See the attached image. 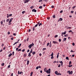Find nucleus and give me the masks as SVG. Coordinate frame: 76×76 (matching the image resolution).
<instances>
[{"label": "nucleus", "instance_id": "28", "mask_svg": "<svg viewBox=\"0 0 76 76\" xmlns=\"http://www.w3.org/2000/svg\"><path fill=\"white\" fill-rule=\"evenodd\" d=\"M22 73V74H23V72H20V74L21 75V74Z\"/></svg>", "mask_w": 76, "mask_h": 76}, {"label": "nucleus", "instance_id": "34", "mask_svg": "<svg viewBox=\"0 0 76 76\" xmlns=\"http://www.w3.org/2000/svg\"><path fill=\"white\" fill-rule=\"evenodd\" d=\"M17 43V42H15L13 44V45H15V44H16Z\"/></svg>", "mask_w": 76, "mask_h": 76}, {"label": "nucleus", "instance_id": "64", "mask_svg": "<svg viewBox=\"0 0 76 76\" xmlns=\"http://www.w3.org/2000/svg\"><path fill=\"white\" fill-rule=\"evenodd\" d=\"M39 68H38V66H37V67H36V69H38Z\"/></svg>", "mask_w": 76, "mask_h": 76}, {"label": "nucleus", "instance_id": "46", "mask_svg": "<svg viewBox=\"0 0 76 76\" xmlns=\"http://www.w3.org/2000/svg\"><path fill=\"white\" fill-rule=\"evenodd\" d=\"M59 56V55H57V58H58V56Z\"/></svg>", "mask_w": 76, "mask_h": 76}, {"label": "nucleus", "instance_id": "31", "mask_svg": "<svg viewBox=\"0 0 76 76\" xmlns=\"http://www.w3.org/2000/svg\"><path fill=\"white\" fill-rule=\"evenodd\" d=\"M49 47H51V43H50V45H49Z\"/></svg>", "mask_w": 76, "mask_h": 76}, {"label": "nucleus", "instance_id": "37", "mask_svg": "<svg viewBox=\"0 0 76 76\" xmlns=\"http://www.w3.org/2000/svg\"><path fill=\"white\" fill-rule=\"evenodd\" d=\"M42 1V0H39V2H41Z\"/></svg>", "mask_w": 76, "mask_h": 76}, {"label": "nucleus", "instance_id": "40", "mask_svg": "<svg viewBox=\"0 0 76 76\" xmlns=\"http://www.w3.org/2000/svg\"><path fill=\"white\" fill-rule=\"evenodd\" d=\"M49 44H50V43H48L47 44V47H48V45H49Z\"/></svg>", "mask_w": 76, "mask_h": 76}, {"label": "nucleus", "instance_id": "1", "mask_svg": "<svg viewBox=\"0 0 76 76\" xmlns=\"http://www.w3.org/2000/svg\"><path fill=\"white\" fill-rule=\"evenodd\" d=\"M45 72H46L47 73H49V74H50L51 73V69L49 68V70H47Z\"/></svg>", "mask_w": 76, "mask_h": 76}, {"label": "nucleus", "instance_id": "6", "mask_svg": "<svg viewBox=\"0 0 76 76\" xmlns=\"http://www.w3.org/2000/svg\"><path fill=\"white\" fill-rule=\"evenodd\" d=\"M53 44H58V42L56 41H53Z\"/></svg>", "mask_w": 76, "mask_h": 76}, {"label": "nucleus", "instance_id": "35", "mask_svg": "<svg viewBox=\"0 0 76 76\" xmlns=\"http://www.w3.org/2000/svg\"><path fill=\"white\" fill-rule=\"evenodd\" d=\"M24 13H25V11H23L22 12V13L24 14Z\"/></svg>", "mask_w": 76, "mask_h": 76}, {"label": "nucleus", "instance_id": "17", "mask_svg": "<svg viewBox=\"0 0 76 76\" xmlns=\"http://www.w3.org/2000/svg\"><path fill=\"white\" fill-rule=\"evenodd\" d=\"M72 66H73L72 65H69L68 66V67H72Z\"/></svg>", "mask_w": 76, "mask_h": 76}, {"label": "nucleus", "instance_id": "60", "mask_svg": "<svg viewBox=\"0 0 76 76\" xmlns=\"http://www.w3.org/2000/svg\"><path fill=\"white\" fill-rule=\"evenodd\" d=\"M60 13H63V10H61L60 12Z\"/></svg>", "mask_w": 76, "mask_h": 76}, {"label": "nucleus", "instance_id": "56", "mask_svg": "<svg viewBox=\"0 0 76 76\" xmlns=\"http://www.w3.org/2000/svg\"><path fill=\"white\" fill-rule=\"evenodd\" d=\"M16 51H18V49H19V48H16Z\"/></svg>", "mask_w": 76, "mask_h": 76}, {"label": "nucleus", "instance_id": "48", "mask_svg": "<svg viewBox=\"0 0 76 76\" xmlns=\"http://www.w3.org/2000/svg\"><path fill=\"white\" fill-rule=\"evenodd\" d=\"M30 8L31 9H33V6L30 7Z\"/></svg>", "mask_w": 76, "mask_h": 76}, {"label": "nucleus", "instance_id": "12", "mask_svg": "<svg viewBox=\"0 0 76 76\" xmlns=\"http://www.w3.org/2000/svg\"><path fill=\"white\" fill-rule=\"evenodd\" d=\"M28 56L29 57H31V52H30L29 53V54H28Z\"/></svg>", "mask_w": 76, "mask_h": 76}, {"label": "nucleus", "instance_id": "36", "mask_svg": "<svg viewBox=\"0 0 76 76\" xmlns=\"http://www.w3.org/2000/svg\"><path fill=\"white\" fill-rule=\"evenodd\" d=\"M75 7H76V6H74L72 7V9H75Z\"/></svg>", "mask_w": 76, "mask_h": 76}, {"label": "nucleus", "instance_id": "22", "mask_svg": "<svg viewBox=\"0 0 76 76\" xmlns=\"http://www.w3.org/2000/svg\"><path fill=\"white\" fill-rule=\"evenodd\" d=\"M44 72H46V71H47V69H46V68H45L44 69Z\"/></svg>", "mask_w": 76, "mask_h": 76}, {"label": "nucleus", "instance_id": "38", "mask_svg": "<svg viewBox=\"0 0 76 76\" xmlns=\"http://www.w3.org/2000/svg\"><path fill=\"white\" fill-rule=\"evenodd\" d=\"M53 58H54V56H52V57H51V59H53Z\"/></svg>", "mask_w": 76, "mask_h": 76}, {"label": "nucleus", "instance_id": "54", "mask_svg": "<svg viewBox=\"0 0 76 76\" xmlns=\"http://www.w3.org/2000/svg\"><path fill=\"white\" fill-rule=\"evenodd\" d=\"M59 42H61V39H59Z\"/></svg>", "mask_w": 76, "mask_h": 76}, {"label": "nucleus", "instance_id": "8", "mask_svg": "<svg viewBox=\"0 0 76 76\" xmlns=\"http://www.w3.org/2000/svg\"><path fill=\"white\" fill-rule=\"evenodd\" d=\"M32 12H37V10H35V9H33L32 10Z\"/></svg>", "mask_w": 76, "mask_h": 76}, {"label": "nucleus", "instance_id": "41", "mask_svg": "<svg viewBox=\"0 0 76 76\" xmlns=\"http://www.w3.org/2000/svg\"><path fill=\"white\" fill-rule=\"evenodd\" d=\"M33 31H35V27H33Z\"/></svg>", "mask_w": 76, "mask_h": 76}, {"label": "nucleus", "instance_id": "51", "mask_svg": "<svg viewBox=\"0 0 76 76\" xmlns=\"http://www.w3.org/2000/svg\"><path fill=\"white\" fill-rule=\"evenodd\" d=\"M38 67L39 68V69H41V66H38Z\"/></svg>", "mask_w": 76, "mask_h": 76}, {"label": "nucleus", "instance_id": "5", "mask_svg": "<svg viewBox=\"0 0 76 76\" xmlns=\"http://www.w3.org/2000/svg\"><path fill=\"white\" fill-rule=\"evenodd\" d=\"M29 0H25V1H24L25 3H28L29 2Z\"/></svg>", "mask_w": 76, "mask_h": 76}, {"label": "nucleus", "instance_id": "44", "mask_svg": "<svg viewBox=\"0 0 76 76\" xmlns=\"http://www.w3.org/2000/svg\"><path fill=\"white\" fill-rule=\"evenodd\" d=\"M60 63H61V64H63V62L62 61H59Z\"/></svg>", "mask_w": 76, "mask_h": 76}, {"label": "nucleus", "instance_id": "42", "mask_svg": "<svg viewBox=\"0 0 76 76\" xmlns=\"http://www.w3.org/2000/svg\"><path fill=\"white\" fill-rule=\"evenodd\" d=\"M64 37H66V36H68V34H66V35H64Z\"/></svg>", "mask_w": 76, "mask_h": 76}, {"label": "nucleus", "instance_id": "27", "mask_svg": "<svg viewBox=\"0 0 76 76\" xmlns=\"http://www.w3.org/2000/svg\"><path fill=\"white\" fill-rule=\"evenodd\" d=\"M30 53H32V49H31V50Z\"/></svg>", "mask_w": 76, "mask_h": 76}, {"label": "nucleus", "instance_id": "21", "mask_svg": "<svg viewBox=\"0 0 76 76\" xmlns=\"http://www.w3.org/2000/svg\"><path fill=\"white\" fill-rule=\"evenodd\" d=\"M32 74H33V72H31V73L30 75L32 76Z\"/></svg>", "mask_w": 76, "mask_h": 76}, {"label": "nucleus", "instance_id": "29", "mask_svg": "<svg viewBox=\"0 0 76 76\" xmlns=\"http://www.w3.org/2000/svg\"><path fill=\"white\" fill-rule=\"evenodd\" d=\"M21 51V49H20L18 50V51Z\"/></svg>", "mask_w": 76, "mask_h": 76}, {"label": "nucleus", "instance_id": "33", "mask_svg": "<svg viewBox=\"0 0 76 76\" xmlns=\"http://www.w3.org/2000/svg\"><path fill=\"white\" fill-rule=\"evenodd\" d=\"M66 59L67 60H69V57H66Z\"/></svg>", "mask_w": 76, "mask_h": 76}, {"label": "nucleus", "instance_id": "23", "mask_svg": "<svg viewBox=\"0 0 76 76\" xmlns=\"http://www.w3.org/2000/svg\"><path fill=\"white\" fill-rule=\"evenodd\" d=\"M53 18H56V15H54L53 16Z\"/></svg>", "mask_w": 76, "mask_h": 76}, {"label": "nucleus", "instance_id": "11", "mask_svg": "<svg viewBox=\"0 0 76 76\" xmlns=\"http://www.w3.org/2000/svg\"><path fill=\"white\" fill-rule=\"evenodd\" d=\"M58 73V72H57V71H56L55 72V74H56V75H57Z\"/></svg>", "mask_w": 76, "mask_h": 76}, {"label": "nucleus", "instance_id": "52", "mask_svg": "<svg viewBox=\"0 0 76 76\" xmlns=\"http://www.w3.org/2000/svg\"><path fill=\"white\" fill-rule=\"evenodd\" d=\"M72 44L73 46H75V43H73Z\"/></svg>", "mask_w": 76, "mask_h": 76}, {"label": "nucleus", "instance_id": "32", "mask_svg": "<svg viewBox=\"0 0 76 76\" xmlns=\"http://www.w3.org/2000/svg\"><path fill=\"white\" fill-rule=\"evenodd\" d=\"M58 37V35H56L55 36V38H57Z\"/></svg>", "mask_w": 76, "mask_h": 76}, {"label": "nucleus", "instance_id": "14", "mask_svg": "<svg viewBox=\"0 0 76 76\" xmlns=\"http://www.w3.org/2000/svg\"><path fill=\"white\" fill-rule=\"evenodd\" d=\"M36 53L35 52H32V55H34V54H35V53Z\"/></svg>", "mask_w": 76, "mask_h": 76}, {"label": "nucleus", "instance_id": "3", "mask_svg": "<svg viewBox=\"0 0 76 76\" xmlns=\"http://www.w3.org/2000/svg\"><path fill=\"white\" fill-rule=\"evenodd\" d=\"M12 20H13V18H12L10 19V21L9 22V23H11V22H12Z\"/></svg>", "mask_w": 76, "mask_h": 76}, {"label": "nucleus", "instance_id": "9", "mask_svg": "<svg viewBox=\"0 0 76 76\" xmlns=\"http://www.w3.org/2000/svg\"><path fill=\"white\" fill-rule=\"evenodd\" d=\"M11 56H12V54L10 53L8 57H11Z\"/></svg>", "mask_w": 76, "mask_h": 76}, {"label": "nucleus", "instance_id": "53", "mask_svg": "<svg viewBox=\"0 0 76 76\" xmlns=\"http://www.w3.org/2000/svg\"><path fill=\"white\" fill-rule=\"evenodd\" d=\"M14 54H15V52H12V55H13H13H14Z\"/></svg>", "mask_w": 76, "mask_h": 76}, {"label": "nucleus", "instance_id": "63", "mask_svg": "<svg viewBox=\"0 0 76 76\" xmlns=\"http://www.w3.org/2000/svg\"><path fill=\"white\" fill-rule=\"evenodd\" d=\"M13 73H12L11 76H13Z\"/></svg>", "mask_w": 76, "mask_h": 76}, {"label": "nucleus", "instance_id": "16", "mask_svg": "<svg viewBox=\"0 0 76 76\" xmlns=\"http://www.w3.org/2000/svg\"><path fill=\"white\" fill-rule=\"evenodd\" d=\"M72 27H68L67 28V29H71Z\"/></svg>", "mask_w": 76, "mask_h": 76}, {"label": "nucleus", "instance_id": "55", "mask_svg": "<svg viewBox=\"0 0 76 76\" xmlns=\"http://www.w3.org/2000/svg\"><path fill=\"white\" fill-rule=\"evenodd\" d=\"M7 34H8V35H9V34H10V33L9 31H8L7 33Z\"/></svg>", "mask_w": 76, "mask_h": 76}, {"label": "nucleus", "instance_id": "50", "mask_svg": "<svg viewBox=\"0 0 76 76\" xmlns=\"http://www.w3.org/2000/svg\"><path fill=\"white\" fill-rule=\"evenodd\" d=\"M38 25L37 24L35 26V27H37V26H38Z\"/></svg>", "mask_w": 76, "mask_h": 76}, {"label": "nucleus", "instance_id": "59", "mask_svg": "<svg viewBox=\"0 0 76 76\" xmlns=\"http://www.w3.org/2000/svg\"><path fill=\"white\" fill-rule=\"evenodd\" d=\"M9 16H12V14H10Z\"/></svg>", "mask_w": 76, "mask_h": 76}, {"label": "nucleus", "instance_id": "7", "mask_svg": "<svg viewBox=\"0 0 76 76\" xmlns=\"http://www.w3.org/2000/svg\"><path fill=\"white\" fill-rule=\"evenodd\" d=\"M69 74V75H72V74H73V71H71V72H70Z\"/></svg>", "mask_w": 76, "mask_h": 76}, {"label": "nucleus", "instance_id": "61", "mask_svg": "<svg viewBox=\"0 0 76 76\" xmlns=\"http://www.w3.org/2000/svg\"><path fill=\"white\" fill-rule=\"evenodd\" d=\"M3 51V50L1 49V50H0V53H1V51Z\"/></svg>", "mask_w": 76, "mask_h": 76}, {"label": "nucleus", "instance_id": "43", "mask_svg": "<svg viewBox=\"0 0 76 76\" xmlns=\"http://www.w3.org/2000/svg\"><path fill=\"white\" fill-rule=\"evenodd\" d=\"M51 7L52 8H53L54 7V6H53V5H52V6H51Z\"/></svg>", "mask_w": 76, "mask_h": 76}, {"label": "nucleus", "instance_id": "20", "mask_svg": "<svg viewBox=\"0 0 76 76\" xmlns=\"http://www.w3.org/2000/svg\"><path fill=\"white\" fill-rule=\"evenodd\" d=\"M41 25H42V23H40L39 24V26H40Z\"/></svg>", "mask_w": 76, "mask_h": 76}, {"label": "nucleus", "instance_id": "4", "mask_svg": "<svg viewBox=\"0 0 76 76\" xmlns=\"http://www.w3.org/2000/svg\"><path fill=\"white\" fill-rule=\"evenodd\" d=\"M66 31H65L64 32H62L61 34L62 35H65L66 34Z\"/></svg>", "mask_w": 76, "mask_h": 76}, {"label": "nucleus", "instance_id": "58", "mask_svg": "<svg viewBox=\"0 0 76 76\" xmlns=\"http://www.w3.org/2000/svg\"><path fill=\"white\" fill-rule=\"evenodd\" d=\"M10 65L8 66V68H10Z\"/></svg>", "mask_w": 76, "mask_h": 76}, {"label": "nucleus", "instance_id": "49", "mask_svg": "<svg viewBox=\"0 0 76 76\" xmlns=\"http://www.w3.org/2000/svg\"><path fill=\"white\" fill-rule=\"evenodd\" d=\"M19 74H20V72L19 71L18 72V75H19Z\"/></svg>", "mask_w": 76, "mask_h": 76}, {"label": "nucleus", "instance_id": "19", "mask_svg": "<svg viewBox=\"0 0 76 76\" xmlns=\"http://www.w3.org/2000/svg\"><path fill=\"white\" fill-rule=\"evenodd\" d=\"M53 55H54V53H53V52L52 53V54L50 55L51 56H53Z\"/></svg>", "mask_w": 76, "mask_h": 76}, {"label": "nucleus", "instance_id": "10", "mask_svg": "<svg viewBox=\"0 0 76 76\" xmlns=\"http://www.w3.org/2000/svg\"><path fill=\"white\" fill-rule=\"evenodd\" d=\"M29 61H27V65H28V64H29Z\"/></svg>", "mask_w": 76, "mask_h": 76}, {"label": "nucleus", "instance_id": "25", "mask_svg": "<svg viewBox=\"0 0 76 76\" xmlns=\"http://www.w3.org/2000/svg\"><path fill=\"white\" fill-rule=\"evenodd\" d=\"M1 66H4V63H2L1 64Z\"/></svg>", "mask_w": 76, "mask_h": 76}, {"label": "nucleus", "instance_id": "45", "mask_svg": "<svg viewBox=\"0 0 76 76\" xmlns=\"http://www.w3.org/2000/svg\"><path fill=\"white\" fill-rule=\"evenodd\" d=\"M25 49H23V50H22V52H24V51H25Z\"/></svg>", "mask_w": 76, "mask_h": 76}, {"label": "nucleus", "instance_id": "57", "mask_svg": "<svg viewBox=\"0 0 76 76\" xmlns=\"http://www.w3.org/2000/svg\"><path fill=\"white\" fill-rule=\"evenodd\" d=\"M40 23V22H38L37 23V24H38V25H39V24L40 23Z\"/></svg>", "mask_w": 76, "mask_h": 76}, {"label": "nucleus", "instance_id": "15", "mask_svg": "<svg viewBox=\"0 0 76 76\" xmlns=\"http://www.w3.org/2000/svg\"><path fill=\"white\" fill-rule=\"evenodd\" d=\"M59 19L61 21H62V20H63V18H60Z\"/></svg>", "mask_w": 76, "mask_h": 76}, {"label": "nucleus", "instance_id": "62", "mask_svg": "<svg viewBox=\"0 0 76 76\" xmlns=\"http://www.w3.org/2000/svg\"><path fill=\"white\" fill-rule=\"evenodd\" d=\"M13 37H12L11 38V39H12V40H13Z\"/></svg>", "mask_w": 76, "mask_h": 76}, {"label": "nucleus", "instance_id": "18", "mask_svg": "<svg viewBox=\"0 0 76 76\" xmlns=\"http://www.w3.org/2000/svg\"><path fill=\"white\" fill-rule=\"evenodd\" d=\"M6 20L7 22H9V19H7Z\"/></svg>", "mask_w": 76, "mask_h": 76}, {"label": "nucleus", "instance_id": "26", "mask_svg": "<svg viewBox=\"0 0 76 76\" xmlns=\"http://www.w3.org/2000/svg\"><path fill=\"white\" fill-rule=\"evenodd\" d=\"M42 6H40L39 7V9H42Z\"/></svg>", "mask_w": 76, "mask_h": 76}, {"label": "nucleus", "instance_id": "47", "mask_svg": "<svg viewBox=\"0 0 76 76\" xmlns=\"http://www.w3.org/2000/svg\"><path fill=\"white\" fill-rule=\"evenodd\" d=\"M61 66L60 65V64H59L58 65V67H60Z\"/></svg>", "mask_w": 76, "mask_h": 76}, {"label": "nucleus", "instance_id": "39", "mask_svg": "<svg viewBox=\"0 0 76 76\" xmlns=\"http://www.w3.org/2000/svg\"><path fill=\"white\" fill-rule=\"evenodd\" d=\"M3 22L2 21H1V25L3 24Z\"/></svg>", "mask_w": 76, "mask_h": 76}, {"label": "nucleus", "instance_id": "13", "mask_svg": "<svg viewBox=\"0 0 76 76\" xmlns=\"http://www.w3.org/2000/svg\"><path fill=\"white\" fill-rule=\"evenodd\" d=\"M67 39L66 38H64L63 39V41H66V39Z\"/></svg>", "mask_w": 76, "mask_h": 76}, {"label": "nucleus", "instance_id": "24", "mask_svg": "<svg viewBox=\"0 0 76 76\" xmlns=\"http://www.w3.org/2000/svg\"><path fill=\"white\" fill-rule=\"evenodd\" d=\"M69 65H70V64H72V62H71V61H70L69 63Z\"/></svg>", "mask_w": 76, "mask_h": 76}, {"label": "nucleus", "instance_id": "30", "mask_svg": "<svg viewBox=\"0 0 76 76\" xmlns=\"http://www.w3.org/2000/svg\"><path fill=\"white\" fill-rule=\"evenodd\" d=\"M74 11H72L71 12V13H73Z\"/></svg>", "mask_w": 76, "mask_h": 76}, {"label": "nucleus", "instance_id": "2", "mask_svg": "<svg viewBox=\"0 0 76 76\" xmlns=\"http://www.w3.org/2000/svg\"><path fill=\"white\" fill-rule=\"evenodd\" d=\"M34 45V43H32V44H31L29 45V46H28V47L30 49H31V47H33Z\"/></svg>", "mask_w": 76, "mask_h": 76}]
</instances>
